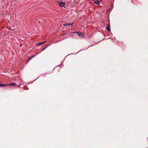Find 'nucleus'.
I'll list each match as a JSON object with an SVG mask.
<instances>
[{
  "mask_svg": "<svg viewBox=\"0 0 148 148\" xmlns=\"http://www.w3.org/2000/svg\"><path fill=\"white\" fill-rule=\"evenodd\" d=\"M110 24L108 23L107 25V27H106V29L108 30V32H110Z\"/></svg>",
  "mask_w": 148,
  "mask_h": 148,
  "instance_id": "4",
  "label": "nucleus"
},
{
  "mask_svg": "<svg viewBox=\"0 0 148 148\" xmlns=\"http://www.w3.org/2000/svg\"><path fill=\"white\" fill-rule=\"evenodd\" d=\"M38 21V23H40V21Z\"/></svg>",
  "mask_w": 148,
  "mask_h": 148,
  "instance_id": "12",
  "label": "nucleus"
},
{
  "mask_svg": "<svg viewBox=\"0 0 148 148\" xmlns=\"http://www.w3.org/2000/svg\"><path fill=\"white\" fill-rule=\"evenodd\" d=\"M35 56H36L35 55H33V56H31V57H29V58H28V59L26 60L27 62H29L32 58Z\"/></svg>",
  "mask_w": 148,
  "mask_h": 148,
  "instance_id": "6",
  "label": "nucleus"
},
{
  "mask_svg": "<svg viewBox=\"0 0 148 148\" xmlns=\"http://www.w3.org/2000/svg\"><path fill=\"white\" fill-rule=\"evenodd\" d=\"M74 33L77 34L78 36H84L83 33L80 32H73V34Z\"/></svg>",
  "mask_w": 148,
  "mask_h": 148,
  "instance_id": "1",
  "label": "nucleus"
},
{
  "mask_svg": "<svg viewBox=\"0 0 148 148\" xmlns=\"http://www.w3.org/2000/svg\"><path fill=\"white\" fill-rule=\"evenodd\" d=\"M67 33H66L65 34H64V35L66 34H67Z\"/></svg>",
  "mask_w": 148,
  "mask_h": 148,
  "instance_id": "13",
  "label": "nucleus"
},
{
  "mask_svg": "<svg viewBox=\"0 0 148 148\" xmlns=\"http://www.w3.org/2000/svg\"><path fill=\"white\" fill-rule=\"evenodd\" d=\"M51 44H49V45H46L45 47H44L42 49L41 51H40V52H41L43 51L44 50H45L46 48L47 47L50 45Z\"/></svg>",
  "mask_w": 148,
  "mask_h": 148,
  "instance_id": "5",
  "label": "nucleus"
},
{
  "mask_svg": "<svg viewBox=\"0 0 148 148\" xmlns=\"http://www.w3.org/2000/svg\"><path fill=\"white\" fill-rule=\"evenodd\" d=\"M73 23H69V25H71L72 26H73Z\"/></svg>",
  "mask_w": 148,
  "mask_h": 148,
  "instance_id": "11",
  "label": "nucleus"
},
{
  "mask_svg": "<svg viewBox=\"0 0 148 148\" xmlns=\"http://www.w3.org/2000/svg\"><path fill=\"white\" fill-rule=\"evenodd\" d=\"M16 84L14 83H12L9 84L8 85V86H14L16 85Z\"/></svg>",
  "mask_w": 148,
  "mask_h": 148,
  "instance_id": "8",
  "label": "nucleus"
},
{
  "mask_svg": "<svg viewBox=\"0 0 148 148\" xmlns=\"http://www.w3.org/2000/svg\"><path fill=\"white\" fill-rule=\"evenodd\" d=\"M59 5L61 7H64L65 8L64 5H65V3L64 2H61L60 3L59 2Z\"/></svg>",
  "mask_w": 148,
  "mask_h": 148,
  "instance_id": "2",
  "label": "nucleus"
},
{
  "mask_svg": "<svg viewBox=\"0 0 148 148\" xmlns=\"http://www.w3.org/2000/svg\"><path fill=\"white\" fill-rule=\"evenodd\" d=\"M8 86V85H6V84H0V87Z\"/></svg>",
  "mask_w": 148,
  "mask_h": 148,
  "instance_id": "9",
  "label": "nucleus"
},
{
  "mask_svg": "<svg viewBox=\"0 0 148 148\" xmlns=\"http://www.w3.org/2000/svg\"><path fill=\"white\" fill-rule=\"evenodd\" d=\"M94 1L93 3L97 5H99L101 2L98 0H93Z\"/></svg>",
  "mask_w": 148,
  "mask_h": 148,
  "instance_id": "3",
  "label": "nucleus"
},
{
  "mask_svg": "<svg viewBox=\"0 0 148 148\" xmlns=\"http://www.w3.org/2000/svg\"><path fill=\"white\" fill-rule=\"evenodd\" d=\"M67 25H69V24L65 23V24H63V26H66Z\"/></svg>",
  "mask_w": 148,
  "mask_h": 148,
  "instance_id": "10",
  "label": "nucleus"
},
{
  "mask_svg": "<svg viewBox=\"0 0 148 148\" xmlns=\"http://www.w3.org/2000/svg\"><path fill=\"white\" fill-rule=\"evenodd\" d=\"M45 42H46V41H44V42H42L37 43L36 44V45L37 46H39L40 45H41L42 44H43L44 43H45Z\"/></svg>",
  "mask_w": 148,
  "mask_h": 148,
  "instance_id": "7",
  "label": "nucleus"
}]
</instances>
